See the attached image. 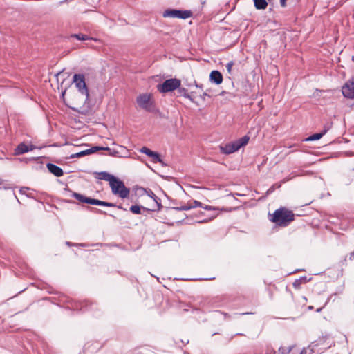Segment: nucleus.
Segmentation results:
<instances>
[{"mask_svg": "<svg viewBox=\"0 0 354 354\" xmlns=\"http://www.w3.org/2000/svg\"><path fill=\"white\" fill-rule=\"evenodd\" d=\"M295 215L292 211L281 207L274 211L270 221L280 226H287L294 220Z\"/></svg>", "mask_w": 354, "mask_h": 354, "instance_id": "nucleus-1", "label": "nucleus"}, {"mask_svg": "<svg viewBox=\"0 0 354 354\" xmlns=\"http://www.w3.org/2000/svg\"><path fill=\"white\" fill-rule=\"evenodd\" d=\"M249 137L245 136L237 140L225 144V145H221L220 150L223 153L230 154L237 151L241 147L247 145Z\"/></svg>", "mask_w": 354, "mask_h": 354, "instance_id": "nucleus-2", "label": "nucleus"}, {"mask_svg": "<svg viewBox=\"0 0 354 354\" xmlns=\"http://www.w3.org/2000/svg\"><path fill=\"white\" fill-rule=\"evenodd\" d=\"M113 194L118 195L122 198H127L129 189L127 188L122 181L115 177L109 184Z\"/></svg>", "mask_w": 354, "mask_h": 354, "instance_id": "nucleus-3", "label": "nucleus"}, {"mask_svg": "<svg viewBox=\"0 0 354 354\" xmlns=\"http://www.w3.org/2000/svg\"><path fill=\"white\" fill-rule=\"evenodd\" d=\"M73 82L74 83L78 91L85 97L84 102L88 101L89 93L88 87L85 82L84 75L82 74H75L73 77Z\"/></svg>", "mask_w": 354, "mask_h": 354, "instance_id": "nucleus-4", "label": "nucleus"}, {"mask_svg": "<svg viewBox=\"0 0 354 354\" xmlns=\"http://www.w3.org/2000/svg\"><path fill=\"white\" fill-rule=\"evenodd\" d=\"M73 196L80 202L86 203L88 204L101 205L105 207H115L116 205L112 203L102 201L97 199L91 198L86 197L78 193H73Z\"/></svg>", "mask_w": 354, "mask_h": 354, "instance_id": "nucleus-5", "label": "nucleus"}, {"mask_svg": "<svg viewBox=\"0 0 354 354\" xmlns=\"http://www.w3.org/2000/svg\"><path fill=\"white\" fill-rule=\"evenodd\" d=\"M136 102L140 108L146 111H151L153 109V102L151 94H141L138 96Z\"/></svg>", "mask_w": 354, "mask_h": 354, "instance_id": "nucleus-6", "label": "nucleus"}, {"mask_svg": "<svg viewBox=\"0 0 354 354\" xmlns=\"http://www.w3.org/2000/svg\"><path fill=\"white\" fill-rule=\"evenodd\" d=\"M180 80L178 79H169L165 80L162 84L158 85V90L160 93H167L172 91L180 86Z\"/></svg>", "mask_w": 354, "mask_h": 354, "instance_id": "nucleus-7", "label": "nucleus"}, {"mask_svg": "<svg viewBox=\"0 0 354 354\" xmlns=\"http://www.w3.org/2000/svg\"><path fill=\"white\" fill-rule=\"evenodd\" d=\"M192 12L190 10H180L175 9H168L163 12L164 17L187 19L192 17Z\"/></svg>", "mask_w": 354, "mask_h": 354, "instance_id": "nucleus-8", "label": "nucleus"}, {"mask_svg": "<svg viewBox=\"0 0 354 354\" xmlns=\"http://www.w3.org/2000/svg\"><path fill=\"white\" fill-rule=\"evenodd\" d=\"M342 94L347 98H354V77L348 80L342 86Z\"/></svg>", "mask_w": 354, "mask_h": 354, "instance_id": "nucleus-9", "label": "nucleus"}, {"mask_svg": "<svg viewBox=\"0 0 354 354\" xmlns=\"http://www.w3.org/2000/svg\"><path fill=\"white\" fill-rule=\"evenodd\" d=\"M209 80L216 84H220L223 82V75L218 71H212L209 75Z\"/></svg>", "mask_w": 354, "mask_h": 354, "instance_id": "nucleus-10", "label": "nucleus"}, {"mask_svg": "<svg viewBox=\"0 0 354 354\" xmlns=\"http://www.w3.org/2000/svg\"><path fill=\"white\" fill-rule=\"evenodd\" d=\"M47 168L50 173H52L57 177H60L64 174L63 170L59 167H58L54 164H52V163L47 164Z\"/></svg>", "mask_w": 354, "mask_h": 354, "instance_id": "nucleus-11", "label": "nucleus"}, {"mask_svg": "<svg viewBox=\"0 0 354 354\" xmlns=\"http://www.w3.org/2000/svg\"><path fill=\"white\" fill-rule=\"evenodd\" d=\"M330 128V125L324 127V129L321 133L313 134L312 136H310L308 138H306V140L307 141H313V140H319L329 130Z\"/></svg>", "mask_w": 354, "mask_h": 354, "instance_id": "nucleus-12", "label": "nucleus"}, {"mask_svg": "<svg viewBox=\"0 0 354 354\" xmlns=\"http://www.w3.org/2000/svg\"><path fill=\"white\" fill-rule=\"evenodd\" d=\"M34 149L33 147H28V145H25L24 143H21L18 145V147L16 149V153L17 154H23L24 153H26L28 151H32Z\"/></svg>", "mask_w": 354, "mask_h": 354, "instance_id": "nucleus-13", "label": "nucleus"}, {"mask_svg": "<svg viewBox=\"0 0 354 354\" xmlns=\"http://www.w3.org/2000/svg\"><path fill=\"white\" fill-rule=\"evenodd\" d=\"M114 178H115L114 176H113L106 171H102V172L98 173V178L100 180H104L108 181L109 183V184L113 180Z\"/></svg>", "mask_w": 354, "mask_h": 354, "instance_id": "nucleus-14", "label": "nucleus"}, {"mask_svg": "<svg viewBox=\"0 0 354 354\" xmlns=\"http://www.w3.org/2000/svg\"><path fill=\"white\" fill-rule=\"evenodd\" d=\"M308 349L303 348L302 350L297 346L290 348L288 354H306Z\"/></svg>", "mask_w": 354, "mask_h": 354, "instance_id": "nucleus-15", "label": "nucleus"}, {"mask_svg": "<svg viewBox=\"0 0 354 354\" xmlns=\"http://www.w3.org/2000/svg\"><path fill=\"white\" fill-rule=\"evenodd\" d=\"M254 3L257 9H265L268 6L266 0H254Z\"/></svg>", "mask_w": 354, "mask_h": 354, "instance_id": "nucleus-16", "label": "nucleus"}, {"mask_svg": "<svg viewBox=\"0 0 354 354\" xmlns=\"http://www.w3.org/2000/svg\"><path fill=\"white\" fill-rule=\"evenodd\" d=\"M141 209H146V208L144 207H141L140 205H135L131 206L130 211L133 214H141Z\"/></svg>", "mask_w": 354, "mask_h": 354, "instance_id": "nucleus-17", "label": "nucleus"}, {"mask_svg": "<svg viewBox=\"0 0 354 354\" xmlns=\"http://www.w3.org/2000/svg\"><path fill=\"white\" fill-rule=\"evenodd\" d=\"M92 153V150H84V151H80L79 153H77L75 154H73V155H71V158H79V157H82V156H86V155H88V154H91Z\"/></svg>", "mask_w": 354, "mask_h": 354, "instance_id": "nucleus-18", "label": "nucleus"}, {"mask_svg": "<svg viewBox=\"0 0 354 354\" xmlns=\"http://www.w3.org/2000/svg\"><path fill=\"white\" fill-rule=\"evenodd\" d=\"M71 37H75V38L77 39L78 40H82V41L87 40L89 39L87 35H84V34H74V35H71Z\"/></svg>", "mask_w": 354, "mask_h": 354, "instance_id": "nucleus-19", "label": "nucleus"}, {"mask_svg": "<svg viewBox=\"0 0 354 354\" xmlns=\"http://www.w3.org/2000/svg\"><path fill=\"white\" fill-rule=\"evenodd\" d=\"M140 151L142 153H145L146 155H147L148 156L151 157L152 155H154L153 154V152L154 151H152L151 149H149V148L146 147H143L140 150Z\"/></svg>", "mask_w": 354, "mask_h": 354, "instance_id": "nucleus-20", "label": "nucleus"}, {"mask_svg": "<svg viewBox=\"0 0 354 354\" xmlns=\"http://www.w3.org/2000/svg\"><path fill=\"white\" fill-rule=\"evenodd\" d=\"M153 154L154 155H152L151 156V158H153V161L154 162H162V159L160 158V156L158 153H157L156 152H153Z\"/></svg>", "mask_w": 354, "mask_h": 354, "instance_id": "nucleus-21", "label": "nucleus"}, {"mask_svg": "<svg viewBox=\"0 0 354 354\" xmlns=\"http://www.w3.org/2000/svg\"><path fill=\"white\" fill-rule=\"evenodd\" d=\"M189 204V206L192 207V208H194V207H203V205L198 201H193L192 203H190Z\"/></svg>", "mask_w": 354, "mask_h": 354, "instance_id": "nucleus-22", "label": "nucleus"}, {"mask_svg": "<svg viewBox=\"0 0 354 354\" xmlns=\"http://www.w3.org/2000/svg\"><path fill=\"white\" fill-rule=\"evenodd\" d=\"M174 209L179 210V211H183V210L187 211V210L191 209L192 207L189 206V204H187V205H183L180 207H174Z\"/></svg>", "mask_w": 354, "mask_h": 354, "instance_id": "nucleus-23", "label": "nucleus"}, {"mask_svg": "<svg viewBox=\"0 0 354 354\" xmlns=\"http://www.w3.org/2000/svg\"><path fill=\"white\" fill-rule=\"evenodd\" d=\"M88 150H92V153H94L98 150H107L110 151V149L109 147H93Z\"/></svg>", "mask_w": 354, "mask_h": 354, "instance_id": "nucleus-24", "label": "nucleus"}, {"mask_svg": "<svg viewBox=\"0 0 354 354\" xmlns=\"http://www.w3.org/2000/svg\"><path fill=\"white\" fill-rule=\"evenodd\" d=\"M234 65V62H230L227 64L226 65V68H227V71L229 73H231L232 72V68Z\"/></svg>", "mask_w": 354, "mask_h": 354, "instance_id": "nucleus-25", "label": "nucleus"}, {"mask_svg": "<svg viewBox=\"0 0 354 354\" xmlns=\"http://www.w3.org/2000/svg\"><path fill=\"white\" fill-rule=\"evenodd\" d=\"M280 187H281V184H275V185H272V187H271L268 190V193H271V192H272L274 190V189H275L276 187L279 188Z\"/></svg>", "mask_w": 354, "mask_h": 354, "instance_id": "nucleus-26", "label": "nucleus"}, {"mask_svg": "<svg viewBox=\"0 0 354 354\" xmlns=\"http://www.w3.org/2000/svg\"><path fill=\"white\" fill-rule=\"evenodd\" d=\"M180 92H184V94H183L184 97L191 100L190 95L186 93V91L185 88L182 89V91H180Z\"/></svg>", "mask_w": 354, "mask_h": 354, "instance_id": "nucleus-27", "label": "nucleus"}, {"mask_svg": "<svg viewBox=\"0 0 354 354\" xmlns=\"http://www.w3.org/2000/svg\"><path fill=\"white\" fill-rule=\"evenodd\" d=\"M203 208L205 209H208V210H210V209L216 210V209L215 207H213L209 206V205H203Z\"/></svg>", "mask_w": 354, "mask_h": 354, "instance_id": "nucleus-28", "label": "nucleus"}, {"mask_svg": "<svg viewBox=\"0 0 354 354\" xmlns=\"http://www.w3.org/2000/svg\"><path fill=\"white\" fill-rule=\"evenodd\" d=\"M149 196L150 197H151L152 198H153L155 200V198H156V195L154 194V193L151 191L149 192Z\"/></svg>", "mask_w": 354, "mask_h": 354, "instance_id": "nucleus-29", "label": "nucleus"}, {"mask_svg": "<svg viewBox=\"0 0 354 354\" xmlns=\"http://www.w3.org/2000/svg\"><path fill=\"white\" fill-rule=\"evenodd\" d=\"M28 189L26 188V187H23L20 189V193L23 194H26V190H28Z\"/></svg>", "mask_w": 354, "mask_h": 354, "instance_id": "nucleus-30", "label": "nucleus"}, {"mask_svg": "<svg viewBox=\"0 0 354 354\" xmlns=\"http://www.w3.org/2000/svg\"><path fill=\"white\" fill-rule=\"evenodd\" d=\"M286 0H280V3L282 7L286 6Z\"/></svg>", "mask_w": 354, "mask_h": 354, "instance_id": "nucleus-31", "label": "nucleus"}, {"mask_svg": "<svg viewBox=\"0 0 354 354\" xmlns=\"http://www.w3.org/2000/svg\"><path fill=\"white\" fill-rule=\"evenodd\" d=\"M117 153H118V152H116L115 151H112V152H110V154H111V156H115Z\"/></svg>", "mask_w": 354, "mask_h": 354, "instance_id": "nucleus-32", "label": "nucleus"}, {"mask_svg": "<svg viewBox=\"0 0 354 354\" xmlns=\"http://www.w3.org/2000/svg\"><path fill=\"white\" fill-rule=\"evenodd\" d=\"M297 284H299V281H295L294 282V283H293V286H294L295 287H297Z\"/></svg>", "mask_w": 354, "mask_h": 354, "instance_id": "nucleus-33", "label": "nucleus"}, {"mask_svg": "<svg viewBox=\"0 0 354 354\" xmlns=\"http://www.w3.org/2000/svg\"><path fill=\"white\" fill-rule=\"evenodd\" d=\"M196 86L197 88H203V86H202V85H201H201L196 84Z\"/></svg>", "mask_w": 354, "mask_h": 354, "instance_id": "nucleus-34", "label": "nucleus"}, {"mask_svg": "<svg viewBox=\"0 0 354 354\" xmlns=\"http://www.w3.org/2000/svg\"><path fill=\"white\" fill-rule=\"evenodd\" d=\"M352 257H354V252H352V253L351 254V257H350V258L351 259V258H352Z\"/></svg>", "mask_w": 354, "mask_h": 354, "instance_id": "nucleus-35", "label": "nucleus"}, {"mask_svg": "<svg viewBox=\"0 0 354 354\" xmlns=\"http://www.w3.org/2000/svg\"><path fill=\"white\" fill-rule=\"evenodd\" d=\"M225 317H229L230 316L227 313H224Z\"/></svg>", "mask_w": 354, "mask_h": 354, "instance_id": "nucleus-36", "label": "nucleus"}, {"mask_svg": "<svg viewBox=\"0 0 354 354\" xmlns=\"http://www.w3.org/2000/svg\"><path fill=\"white\" fill-rule=\"evenodd\" d=\"M289 179H284L282 183H286V181H288Z\"/></svg>", "mask_w": 354, "mask_h": 354, "instance_id": "nucleus-37", "label": "nucleus"}, {"mask_svg": "<svg viewBox=\"0 0 354 354\" xmlns=\"http://www.w3.org/2000/svg\"><path fill=\"white\" fill-rule=\"evenodd\" d=\"M119 209H122V207L121 206H118Z\"/></svg>", "mask_w": 354, "mask_h": 354, "instance_id": "nucleus-38", "label": "nucleus"}]
</instances>
